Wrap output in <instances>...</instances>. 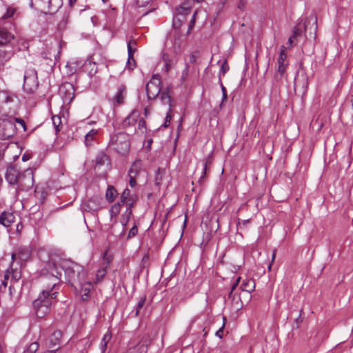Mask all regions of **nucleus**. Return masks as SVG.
I'll return each instance as SVG.
<instances>
[{"instance_id":"1","label":"nucleus","mask_w":353,"mask_h":353,"mask_svg":"<svg viewBox=\"0 0 353 353\" xmlns=\"http://www.w3.org/2000/svg\"><path fill=\"white\" fill-rule=\"evenodd\" d=\"M317 17L311 14L305 20L301 19L294 27L288 44H312L316 40Z\"/></svg>"},{"instance_id":"29","label":"nucleus","mask_w":353,"mask_h":353,"mask_svg":"<svg viewBox=\"0 0 353 353\" xmlns=\"http://www.w3.org/2000/svg\"><path fill=\"white\" fill-rule=\"evenodd\" d=\"M162 57L165 63V71L168 72L172 65L176 62V59L174 57H170L169 53H163Z\"/></svg>"},{"instance_id":"23","label":"nucleus","mask_w":353,"mask_h":353,"mask_svg":"<svg viewBox=\"0 0 353 353\" xmlns=\"http://www.w3.org/2000/svg\"><path fill=\"white\" fill-rule=\"evenodd\" d=\"M15 221L14 215L11 212H3L0 216V223L8 228Z\"/></svg>"},{"instance_id":"4","label":"nucleus","mask_w":353,"mask_h":353,"mask_svg":"<svg viewBox=\"0 0 353 353\" xmlns=\"http://www.w3.org/2000/svg\"><path fill=\"white\" fill-rule=\"evenodd\" d=\"M16 123L22 128L23 132L27 130L25 121L20 118H16L10 115L4 114L0 117V139L8 140L12 138L19 128L16 127Z\"/></svg>"},{"instance_id":"28","label":"nucleus","mask_w":353,"mask_h":353,"mask_svg":"<svg viewBox=\"0 0 353 353\" xmlns=\"http://www.w3.org/2000/svg\"><path fill=\"white\" fill-rule=\"evenodd\" d=\"M83 70L87 72L90 77H93L97 71L96 64L90 61H85L83 64Z\"/></svg>"},{"instance_id":"47","label":"nucleus","mask_w":353,"mask_h":353,"mask_svg":"<svg viewBox=\"0 0 353 353\" xmlns=\"http://www.w3.org/2000/svg\"><path fill=\"white\" fill-rule=\"evenodd\" d=\"M145 299H146L145 296H143L141 297L140 300L139 301L138 304L137 305V308H136V316H138L139 310L143 307V306L145 302Z\"/></svg>"},{"instance_id":"55","label":"nucleus","mask_w":353,"mask_h":353,"mask_svg":"<svg viewBox=\"0 0 353 353\" xmlns=\"http://www.w3.org/2000/svg\"><path fill=\"white\" fill-rule=\"evenodd\" d=\"M49 7H58L59 0H48Z\"/></svg>"},{"instance_id":"37","label":"nucleus","mask_w":353,"mask_h":353,"mask_svg":"<svg viewBox=\"0 0 353 353\" xmlns=\"http://www.w3.org/2000/svg\"><path fill=\"white\" fill-rule=\"evenodd\" d=\"M52 121L53 125L55 128L56 132H59L61 128V117L58 115L53 116L52 117Z\"/></svg>"},{"instance_id":"58","label":"nucleus","mask_w":353,"mask_h":353,"mask_svg":"<svg viewBox=\"0 0 353 353\" xmlns=\"http://www.w3.org/2000/svg\"><path fill=\"white\" fill-rule=\"evenodd\" d=\"M245 1L244 0H240L238 3V8L240 10H243L245 9Z\"/></svg>"},{"instance_id":"51","label":"nucleus","mask_w":353,"mask_h":353,"mask_svg":"<svg viewBox=\"0 0 353 353\" xmlns=\"http://www.w3.org/2000/svg\"><path fill=\"white\" fill-rule=\"evenodd\" d=\"M138 229L136 225H134L129 231L128 238L130 239L132 237H134L137 234Z\"/></svg>"},{"instance_id":"12","label":"nucleus","mask_w":353,"mask_h":353,"mask_svg":"<svg viewBox=\"0 0 353 353\" xmlns=\"http://www.w3.org/2000/svg\"><path fill=\"white\" fill-rule=\"evenodd\" d=\"M78 290L74 291L77 294H79L83 301H87L90 299V294L92 289V283L89 281H81L79 284H77Z\"/></svg>"},{"instance_id":"2","label":"nucleus","mask_w":353,"mask_h":353,"mask_svg":"<svg viewBox=\"0 0 353 353\" xmlns=\"http://www.w3.org/2000/svg\"><path fill=\"white\" fill-rule=\"evenodd\" d=\"M61 272L54 263H48L46 268L41 270L39 283L42 290L41 294L56 299L59 290Z\"/></svg>"},{"instance_id":"14","label":"nucleus","mask_w":353,"mask_h":353,"mask_svg":"<svg viewBox=\"0 0 353 353\" xmlns=\"http://www.w3.org/2000/svg\"><path fill=\"white\" fill-rule=\"evenodd\" d=\"M186 20L185 17L183 16L181 17L178 14H175L172 20V28L174 29L173 34L174 38V43L181 41V34H180L179 30L182 26L185 21Z\"/></svg>"},{"instance_id":"61","label":"nucleus","mask_w":353,"mask_h":353,"mask_svg":"<svg viewBox=\"0 0 353 353\" xmlns=\"http://www.w3.org/2000/svg\"><path fill=\"white\" fill-rule=\"evenodd\" d=\"M77 0H69V2H68V4H69V6L72 8L74 6V5L76 3Z\"/></svg>"},{"instance_id":"27","label":"nucleus","mask_w":353,"mask_h":353,"mask_svg":"<svg viewBox=\"0 0 353 353\" xmlns=\"http://www.w3.org/2000/svg\"><path fill=\"white\" fill-rule=\"evenodd\" d=\"M17 256L22 261H28L31 256V250L28 247H21L17 250Z\"/></svg>"},{"instance_id":"32","label":"nucleus","mask_w":353,"mask_h":353,"mask_svg":"<svg viewBox=\"0 0 353 353\" xmlns=\"http://www.w3.org/2000/svg\"><path fill=\"white\" fill-rule=\"evenodd\" d=\"M117 191L112 185H108L105 192V199L109 202H112L117 196Z\"/></svg>"},{"instance_id":"41","label":"nucleus","mask_w":353,"mask_h":353,"mask_svg":"<svg viewBox=\"0 0 353 353\" xmlns=\"http://www.w3.org/2000/svg\"><path fill=\"white\" fill-rule=\"evenodd\" d=\"M16 12V9L12 7H8L6 9V12L1 17L2 19H9L13 17L14 13Z\"/></svg>"},{"instance_id":"10","label":"nucleus","mask_w":353,"mask_h":353,"mask_svg":"<svg viewBox=\"0 0 353 353\" xmlns=\"http://www.w3.org/2000/svg\"><path fill=\"white\" fill-rule=\"evenodd\" d=\"M17 184L21 190L28 191L34 185V174L32 169L28 168L20 172Z\"/></svg>"},{"instance_id":"54","label":"nucleus","mask_w":353,"mask_h":353,"mask_svg":"<svg viewBox=\"0 0 353 353\" xmlns=\"http://www.w3.org/2000/svg\"><path fill=\"white\" fill-rule=\"evenodd\" d=\"M163 53H169L170 57H174V59H176L177 52H176V50L175 48L172 50H168L167 52H164Z\"/></svg>"},{"instance_id":"36","label":"nucleus","mask_w":353,"mask_h":353,"mask_svg":"<svg viewBox=\"0 0 353 353\" xmlns=\"http://www.w3.org/2000/svg\"><path fill=\"white\" fill-rule=\"evenodd\" d=\"M191 12L188 10L187 7L179 6L176 8V14L186 18V16L189 15Z\"/></svg>"},{"instance_id":"6","label":"nucleus","mask_w":353,"mask_h":353,"mask_svg":"<svg viewBox=\"0 0 353 353\" xmlns=\"http://www.w3.org/2000/svg\"><path fill=\"white\" fill-rule=\"evenodd\" d=\"M53 299L49 296L39 294L38 298L32 303L37 317L43 318L50 312Z\"/></svg>"},{"instance_id":"31","label":"nucleus","mask_w":353,"mask_h":353,"mask_svg":"<svg viewBox=\"0 0 353 353\" xmlns=\"http://www.w3.org/2000/svg\"><path fill=\"white\" fill-rule=\"evenodd\" d=\"M141 168V161H135L130 167L129 172H128V176H132V177H137V176L139 174L140 170Z\"/></svg>"},{"instance_id":"33","label":"nucleus","mask_w":353,"mask_h":353,"mask_svg":"<svg viewBox=\"0 0 353 353\" xmlns=\"http://www.w3.org/2000/svg\"><path fill=\"white\" fill-rule=\"evenodd\" d=\"M112 339V334L110 332L108 331L103 336L100 347L101 350L102 351V353L105 352L107 347L108 343L110 342V341Z\"/></svg>"},{"instance_id":"30","label":"nucleus","mask_w":353,"mask_h":353,"mask_svg":"<svg viewBox=\"0 0 353 353\" xmlns=\"http://www.w3.org/2000/svg\"><path fill=\"white\" fill-rule=\"evenodd\" d=\"M128 59L127 61L128 67L130 70H133L136 65V62L134 59V53L136 51V49L132 48V46H128Z\"/></svg>"},{"instance_id":"24","label":"nucleus","mask_w":353,"mask_h":353,"mask_svg":"<svg viewBox=\"0 0 353 353\" xmlns=\"http://www.w3.org/2000/svg\"><path fill=\"white\" fill-rule=\"evenodd\" d=\"M62 336V333L59 330H55L52 332V334L49 336L48 339V346L49 347H54L57 345H59L60 341Z\"/></svg>"},{"instance_id":"39","label":"nucleus","mask_w":353,"mask_h":353,"mask_svg":"<svg viewBox=\"0 0 353 353\" xmlns=\"http://www.w3.org/2000/svg\"><path fill=\"white\" fill-rule=\"evenodd\" d=\"M39 343L37 342L32 343L29 346L23 351V353H35L39 349Z\"/></svg>"},{"instance_id":"48","label":"nucleus","mask_w":353,"mask_h":353,"mask_svg":"<svg viewBox=\"0 0 353 353\" xmlns=\"http://www.w3.org/2000/svg\"><path fill=\"white\" fill-rule=\"evenodd\" d=\"M228 70H229V66L227 64V62L225 61L223 63V64L221 67L220 71H219V78H221V75L224 76L225 74L228 71Z\"/></svg>"},{"instance_id":"9","label":"nucleus","mask_w":353,"mask_h":353,"mask_svg":"<svg viewBox=\"0 0 353 353\" xmlns=\"http://www.w3.org/2000/svg\"><path fill=\"white\" fill-rule=\"evenodd\" d=\"M121 202L123 203H126L129 208H127L126 211L125 212L123 216H126L125 221H122V223L124 226L126 225V223L128 221V219L132 214V210L131 207L133 205V204L135 203V201L137 199V196L135 194L132 193L131 191L126 188L123 192L121 196Z\"/></svg>"},{"instance_id":"45","label":"nucleus","mask_w":353,"mask_h":353,"mask_svg":"<svg viewBox=\"0 0 353 353\" xmlns=\"http://www.w3.org/2000/svg\"><path fill=\"white\" fill-rule=\"evenodd\" d=\"M137 124L138 125V130H139L142 133H144L145 130V121L143 118L140 116Z\"/></svg>"},{"instance_id":"8","label":"nucleus","mask_w":353,"mask_h":353,"mask_svg":"<svg viewBox=\"0 0 353 353\" xmlns=\"http://www.w3.org/2000/svg\"><path fill=\"white\" fill-rule=\"evenodd\" d=\"M161 77L158 74H153L150 80L145 85V91L148 99L151 100L155 99L161 91Z\"/></svg>"},{"instance_id":"53","label":"nucleus","mask_w":353,"mask_h":353,"mask_svg":"<svg viewBox=\"0 0 353 353\" xmlns=\"http://www.w3.org/2000/svg\"><path fill=\"white\" fill-rule=\"evenodd\" d=\"M152 0H137V4L139 6L144 7L149 4Z\"/></svg>"},{"instance_id":"40","label":"nucleus","mask_w":353,"mask_h":353,"mask_svg":"<svg viewBox=\"0 0 353 353\" xmlns=\"http://www.w3.org/2000/svg\"><path fill=\"white\" fill-rule=\"evenodd\" d=\"M210 163V160L209 159H206L203 163V170H202V172H201V175L200 176V179L199 180V182L200 183H201L203 181V179H205V175H206V172H207V168H208V165Z\"/></svg>"},{"instance_id":"44","label":"nucleus","mask_w":353,"mask_h":353,"mask_svg":"<svg viewBox=\"0 0 353 353\" xmlns=\"http://www.w3.org/2000/svg\"><path fill=\"white\" fill-rule=\"evenodd\" d=\"M197 14H198V11L196 10V11H194V14H192L191 20H190V21L189 23V25H188L187 34H190V31L194 28V26L195 25L196 16Z\"/></svg>"},{"instance_id":"15","label":"nucleus","mask_w":353,"mask_h":353,"mask_svg":"<svg viewBox=\"0 0 353 353\" xmlns=\"http://www.w3.org/2000/svg\"><path fill=\"white\" fill-rule=\"evenodd\" d=\"M83 60L77 58H72L68 61L65 67L68 68V73L72 74L83 68Z\"/></svg>"},{"instance_id":"26","label":"nucleus","mask_w":353,"mask_h":353,"mask_svg":"<svg viewBox=\"0 0 353 353\" xmlns=\"http://www.w3.org/2000/svg\"><path fill=\"white\" fill-rule=\"evenodd\" d=\"M14 37L5 28H0V44L10 43Z\"/></svg>"},{"instance_id":"38","label":"nucleus","mask_w":353,"mask_h":353,"mask_svg":"<svg viewBox=\"0 0 353 353\" xmlns=\"http://www.w3.org/2000/svg\"><path fill=\"white\" fill-rule=\"evenodd\" d=\"M161 101H162L163 103L165 105H169L168 108H171L172 99H171V97L168 94V93L165 92H163L161 94Z\"/></svg>"},{"instance_id":"7","label":"nucleus","mask_w":353,"mask_h":353,"mask_svg":"<svg viewBox=\"0 0 353 353\" xmlns=\"http://www.w3.org/2000/svg\"><path fill=\"white\" fill-rule=\"evenodd\" d=\"M39 86L37 72L34 68H28L26 69L23 77V88L28 94H33Z\"/></svg>"},{"instance_id":"25","label":"nucleus","mask_w":353,"mask_h":353,"mask_svg":"<svg viewBox=\"0 0 353 353\" xmlns=\"http://www.w3.org/2000/svg\"><path fill=\"white\" fill-rule=\"evenodd\" d=\"M242 291L249 293L252 292L255 289V281L253 279H245L243 281L241 287Z\"/></svg>"},{"instance_id":"52","label":"nucleus","mask_w":353,"mask_h":353,"mask_svg":"<svg viewBox=\"0 0 353 353\" xmlns=\"http://www.w3.org/2000/svg\"><path fill=\"white\" fill-rule=\"evenodd\" d=\"M240 280H241V277H238L236 279V281L235 283L232 285V288L230 290V294H229V296L231 297L234 290L236 289V286L239 285V283L240 282Z\"/></svg>"},{"instance_id":"59","label":"nucleus","mask_w":353,"mask_h":353,"mask_svg":"<svg viewBox=\"0 0 353 353\" xmlns=\"http://www.w3.org/2000/svg\"><path fill=\"white\" fill-rule=\"evenodd\" d=\"M4 279H5V280H8V281L10 279V273L8 272V270L5 272Z\"/></svg>"},{"instance_id":"43","label":"nucleus","mask_w":353,"mask_h":353,"mask_svg":"<svg viewBox=\"0 0 353 353\" xmlns=\"http://www.w3.org/2000/svg\"><path fill=\"white\" fill-rule=\"evenodd\" d=\"M120 207L121 205L119 203H115L111 207L110 210L111 217L115 216L119 213Z\"/></svg>"},{"instance_id":"46","label":"nucleus","mask_w":353,"mask_h":353,"mask_svg":"<svg viewBox=\"0 0 353 353\" xmlns=\"http://www.w3.org/2000/svg\"><path fill=\"white\" fill-rule=\"evenodd\" d=\"M0 99L2 102L8 103L12 101V98L8 95L6 92H2L0 94Z\"/></svg>"},{"instance_id":"22","label":"nucleus","mask_w":353,"mask_h":353,"mask_svg":"<svg viewBox=\"0 0 353 353\" xmlns=\"http://www.w3.org/2000/svg\"><path fill=\"white\" fill-rule=\"evenodd\" d=\"M126 96V88L124 85H121L118 88L117 92L113 98L114 103L117 105H121L124 103L125 98Z\"/></svg>"},{"instance_id":"34","label":"nucleus","mask_w":353,"mask_h":353,"mask_svg":"<svg viewBox=\"0 0 353 353\" xmlns=\"http://www.w3.org/2000/svg\"><path fill=\"white\" fill-rule=\"evenodd\" d=\"M69 21V14H64L57 24V29L59 31H63L66 29Z\"/></svg>"},{"instance_id":"18","label":"nucleus","mask_w":353,"mask_h":353,"mask_svg":"<svg viewBox=\"0 0 353 353\" xmlns=\"http://www.w3.org/2000/svg\"><path fill=\"white\" fill-rule=\"evenodd\" d=\"M59 94L65 101H71L74 96V88L70 83H65L59 88Z\"/></svg>"},{"instance_id":"5","label":"nucleus","mask_w":353,"mask_h":353,"mask_svg":"<svg viewBox=\"0 0 353 353\" xmlns=\"http://www.w3.org/2000/svg\"><path fill=\"white\" fill-rule=\"evenodd\" d=\"M108 147L121 155L127 154L130 148L128 135L125 133L112 135Z\"/></svg>"},{"instance_id":"19","label":"nucleus","mask_w":353,"mask_h":353,"mask_svg":"<svg viewBox=\"0 0 353 353\" xmlns=\"http://www.w3.org/2000/svg\"><path fill=\"white\" fill-rule=\"evenodd\" d=\"M278 69L277 71L283 75L285 72V70L288 67V63L287 61V54L285 52V47L283 46V49H281L279 57L278 58Z\"/></svg>"},{"instance_id":"50","label":"nucleus","mask_w":353,"mask_h":353,"mask_svg":"<svg viewBox=\"0 0 353 353\" xmlns=\"http://www.w3.org/2000/svg\"><path fill=\"white\" fill-rule=\"evenodd\" d=\"M194 0H185L183 2V3L181 5L182 7H187L188 10L191 12L192 8L193 6L194 5Z\"/></svg>"},{"instance_id":"3","label":"nucleus","mask_w":353,"mask_h":353,"mask_svg":"<svg viewBox=\"0 0 353 353\" xmlns=\"http://www.w3.org/2000/svg\"><path fill=\"white\" fill-rule=\"evenodd\" d=\"M61 268L64 270L67 283L71 285L74 291H77V284H79L81 281H84L87 275L84 268L71 261H63Z\"/></svg>"},{"instance_id":"16","label":"nucleus","mask_w":353,"mask_h":353,"mask_svg":"<svg viewBox=\"0 0 353 353\" xmlns=\"http://www.w3.org/2000/svg\"><path fill=\"white\" fill-rule=\"evenodd\" d=\"M99 137V131L97 129H91L84 136V143L86 147L92 146L97 142Z\"/></svg>"},{"instance_id":"20","label":"nucleus","mask_w":353,"mask_h":353,"mask_svg":"<svg viewBox=\"0 0 353 353\" xmlns=\"http://www.w3.org/2000/svg\"><path fill=\"white\" fill-rule=\"evenodd\" d=\"M20 172L14 167L8 168L6 172V179L10 184H17Z\"/></svg>"},{"instance_id":"49","label":"nucleus","mask_w":353,"mask_h":353,"mask_svg":"<svg viewBox=\"0 0 353 353\" xmlns=\"http://www.w3.org/2000/svg\"><path fill=\"white\" fill-rule=\"evenodd\" d=\"M163 173H164V170L158 168V170H157L156 178H155L157 184L159 185L160 183V182L162 181V176H163Z\"/></svg>"},{"instance_id":"60","label":"nucleus","mask_w":353,"mask_h":353,"mask_svg":"<svg viewBox=\"0 0 353 353\" xmlns=\"http://www.w3.org/2000/svg\"><path fill=\"white\" fill-rule=\"evenodd\" d=\"M196 61V57L194 54H192L190 57V62L193 63Z\"/></svg>"},{"instance_id":"62","label":"nucleus","mask_w":353,"mask_h":353,"mask_svg":"<svg viewBox=\"0 0 353 353\" xmlns=\"http://www.w3.org/2000/svg\"><path fill=\"white\" fill-rule=\"evenodd\" d=\"M2 285H3L5 288L8 285V280H5V279L2 281Z\"/></svg>"},{"instance_id":"64","label":"nucleus","mask_w":353,"mask_h":353,"mask_svg":"<svg viewBox=\"0 0 353 353\" xmlns=\"http://www.w3.org/2000/svg\"><path fill=\"white\" fill-rule=\"evenodd\" d=\"M227 98V93H223V101H225Z\"/></svg>"},{"instance_id":"57","label":"nucleus","mask_w":353,"mask_h":353,"mask_svg":"<svg viewBox=\"0 0 353 353\" xmlns=\"http://www.w3.org/2000/svg\"><path fill=\"white\" fill-rule=\"evenodd\" d=\"M129 184L132 188H134L137 185L136 177L129 176Z\"/></svg>"},{"instance_id":"21","label":"nucleus","mask_w":353,"mask_h":353,"mask_svg":"<svg viewBox=\"0 0 353 353\" xmlns=\"http://www.w3.org/2000/svg\"><path fill=\"white\" fill-rule=\"evenodd\" d=\"M101 199L98 196L90 198L86 203L83 205L85 210L95 211L101 207Z\"/></svg>"},{"instance_id":"11","label":"nucleus","mask_w":353,"mask_h":353,"mask_svg":"<svg viewBox=\"0 0 353 353\" xmlns=\"http://www.w3.org/2000/svg\"><path fill=\"white\" fill-rule=\"evenodd\" d=\"M94 168L100 170L103 168V170L107 172L111 168V161L110 157L106 154V153L101 150L99 151L94 160Z\"/></svg>"},{"instance_id":"17","label":"nucleus","mask_w":353,"mask_h":353,"mask_svg":"<svg viewBox=\"0 0 353 353\" xmlns=\"http://www.w3.org/2000/svg\"><path fill=\"white\" fill-rule=\"evenodd\" d=\"M140 113L137 110H133L123 121L122 125L124 128L130 127H135L138 119H139Z\"/></svg>"},{"instance_id":"35","label":"nucleus","mask_w":353,"mask_h":353,"mask_svg":"<svg viewBox=\"0 0 353 353\" xmlns=\"http://www.w3.org/2000/svg\"><path fill=\"white\" fill-rule=\"evenodd\" d=\"M8 270L10 273L11 282H17L21 279V272L17 269H13L12 267H10L9 269H8Z\"/></svg>"},{"instance_id":"13","label":"nucleus","mask_w":353,"mask_h":353,"mask_svg":"<svg viewBox=\"0 0 353 353\" xmlns=\"http://www.w3.org/2000/svg\"><path fill=\"white\" fill-rule=\"evenodd\" d=\"M110 262L111 259L110 257H106V254H105L103 256V261L101 263L95 274V278L94 280V283L95 284H97L103 281L107 273V270L109 268Z\"/></svg>"},{"instance_id":"42","label":"nucleus","mask_w":353,"mask_h":353,"mask_svg":"<svg viewBox=\"0 0 353 353\" xmlns=\"http://www.w3.org/2000/svg\"><path fill=\"white\" fill-rule=\"evenodd\" d=\"M171 119H172V108H168V110L166 113L165 121L162 124L161 127L168 128L170 125Z\"/></svg>"},{"instance_id":"63","label":"nucleus","mask_w":353,"mask_h":353,"mask_svg":"<svg viewBox=\"0 0 353 353\" xmlns=\"http://www.w3.org/2000/svg\"><path fill=\"white\" fill-rule=\"evenodd\" d=\"M221 90L223 93H227L226 88L223 86V85L221 83Z\"/></svg>"},{"instance_id":"56","label":"nucleus","mask_w":353,"mask_h":353,"mask_svg":"<svg viewBox=\"0 0 353 353\" xmlns=\"http://www.w3.org/2000/svg\"><path fill=\"white\" fill-rule=\"evenodd\" d=\"M224 326H225V323H223L222 327L219 330H217L216 332V336L220 339H221L223 337V332Z\"/></svg>"}]
</instances>
